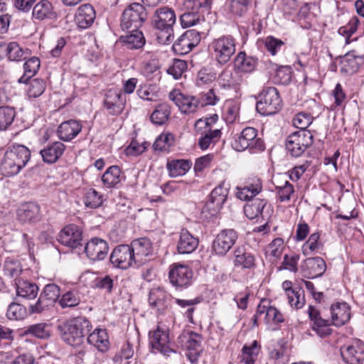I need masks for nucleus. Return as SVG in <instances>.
<instances>
[{"mask_svg":"<svg viewBox=\"0 0 364 364\" xmlns=\"http://www.w3.org/2000/svg\"><path fill=\"white\" fill-rule=\"evenodd\" d=\"M239 237L238 232L233 228L221 230L215 237L212 243L213 252L218 256H225L236 244Z\"/></svg>","mask_w":364,"mask_h":364,"instance_id":"nucleus-9","label":"nucleus"},{"mask_svg":"<svg viewBox=\"0 0 364 364\" xmlns=\"http://www.w3.org/2000/svg\"><path fill=\"white\" fill-rule=\"evenodd\" d=\"M308 314L313 321L312 329L316 332L320 337L328 336L331 333V330L328 328L331 321L328 319L322 318L320 312L314 306H309Z\"/></svg>","mask_w":364,"mask_h":364,"instance_id":"nucleus-24","label":"nucleus"},{"mask_svg":"<svg viewBox=\"0 0 364 364\" xmlns=\"http://www.w3.org/2000/svg\"><path fill=\"white\" fill-rule=\"evenodd\" d=\"M363 63V56L355 55L353 53H348L341 61V72L346 75H353L358 71Z\"/></svg>","mask_w":364,"mask_h":364,"instance_id":"nucleus-32","label":"nucleus"},{"mask_svg":"<svg viewBox=\"0 0 364 364\" xmlns=\"http://www.w3.org/2000/svg\"><path fill=\"white\" fill-rule=\"evenodd\" d=\"M169 343V333L166 328L158 326L149 332L150 346L164 355L169 356L170 353H176V350L170 348Z\"/></svg>","mask_w":364,"mask_h":364,"instance_id":"nucleus-13","label":"nucleus"},{"mask_svg":"<svg viewBox=\"0 0 364 364\" xmlns=\"http://www.w3.org/2000/svg\"><path fill=\"white\" fill-rule=\"evenodd\" d=\"M85 252L91 260H103L109 252L108 243L103 239L93 237L87 242Z\"/></svg>","mask_w":364,"mask_h":364,"instance_id":"nucleus-21","label":"nucleus"},{"mask_svg":"<svg viewBox=\"0 0 364 364\" xmlns=\"http://www.w3.org/2000/svg\"><path fill=\"white\" fill-rule=\"evenodd\" d=\"M191 167V163L185 159L168 161L166 164L169 176L172 178L185 175Z\"/></svg>","mask_w":364,"mask_h":364,"instance_id":"nucleus-36","label":"nucleus"},{"mask_svg":"<svg viewBox=\"0 0 364 364\" xmlns=\"http://www.w3.org/2000/svg\"><path fill=\"white\" fill-rule=\"evenodd\" d=\"M27 316V310L23 305L13 302L9 304L6 317L9 320H22Z\"/></svg>","mask_w":364,"mask_h":364,"instance_id":"nucleus-54","label":"nucleus"},{"mask_svg":"<svg viewBox=\"0 0 364 364\" xmlns=\"http://www.w3.org/2000/svg\"><path fill=\"white\" fill-rule=\"evenodd\" d=\"M262 189L260 178L252 176L247 178L242 186L237 187L236 196L241 200H250Z\"/></svg>","mask_w":364,"mask_h":364,"instance_id":"nucleus-20","label":"nucleus"},{"mask_svg":"<svg viewBox=\"0 0 364 364\" xmlns=\"http://www.w3.org/2000/svg\"><path fill=\"white\" fill-rule=\"evenodd\" d=\"M114 280L109 275L97 277L92 283L93 288L104 290L107 293L112 292Z\"/></svg>","mask_w":364,"mask_h":364,"instance_id":"nucleus-62","label":"nucleus"},{"mask_svg":"<svg viewBox=\"0 0 364 364\" xmlns=\"http://www.w3.org/2000/svg\"><path fill=\"white\" fill-rule=\"evenodd\" d=\"M130 33L126 36H122L120 38L121 41L129 49H139L145 44V38L143 33L136 30H127Z\"/></svg>","mask_w":364,"mask_h":364,"instance_id":"nucleus-35","label":"nucleus"},{"mask_svg":"<svg viewBox=\"0 0 364 364\" xmlns=\"http://www.w3.org/2000/svg\"><path fill=\"white\" fill-rule=\"evenodd\" d=\"M126 97L121 91L109 90L106 92L104 104L110 114H119L124 109Z\"/></svg>","mask_w":364,"mask_h":364,"instance_id":"nucleus-22","label":"nucleus"},{"mask_svg":"<svg viewBox=\"0 0 364 364\" xmlns=\"http://www.w3.org/2000/svg\"><path fill=\"white\" fill-rule=\"evenodd\" d=\"M6 55L11 61H21L26 59L30 55L28 48L23 49L17 42H10L7 44Z\"/></svg>","mask_w":364,"mask_h":364,"instance_id":"nucleus-39","label":"nucleus"},{"mask_svg":"<svg viewBox=\"0 0 364 364\" xmlns=\"http://www.w3.org/2000/svg\"><path fill=\"white\" fill-rule=\"evenodd\" d=\"M60 287L55 284H46L41 293L44 298L48 299L53 305L60 299Z\"/></svg>","mask_w":364,"mask_h":364,"instance_id":"nucleus-59","label":"nucleus"},{"mask_svg":"<svg viewBox=\"0 0 364 364\" xmlns=\"http://www.w3.org/2000/svg\"><path fill=\"white\" fill-rule=\"evenodd\" d=\"M259 353L257 342L254 341L251 346H244L242 349L241 362L245 364H254Z\"/></svg>","mask_w":364,"mask_h":364,"instance_id":"nucleus-50","label":"nucleus"},{"mask_svg":"<svg viewBox=\"0 0 364 364\" xmlns=\"http://www.w3.org/2000/svg\"><path fill=\"white\" fill-rule=\"evenodd\" d=\"M284 241L282 238L274 239L266 248L265 253L267 256L278 259L281 257L284 250Z\"/></svg>","mask_w":364,"mask_h":364,"instance_id":"nucleus-61","label":"nucleus"},{"mask_svg":"<svg viewBox=\"0 0 364 364\" xmlns=\"http://www.w3.org/2000/svg\"><path fill=\"white\" fill-rule=\"evenodd\" d=\"M3 270L5 275L16 279L22 272V267L18 260L8 257L5 260Z\"/></svg>","mask_w":364,"mask_h":364,"instance_id":"nucleus-53","label":"nucleus"},{"mask_svg":"<svg viewBox=\"0 0 364 364\" xmlns=\"http://www.w3.org/2000/svg\"><path fill=\"white\" fill-rule=\"evenodd\" d=\"M40 208L35 203L21 205L17 210L18 220L24 223L35 222L39 219Z\"/></svg>","mask_w":364,"mask_h":364,"instance_id":"nucleus-31","label":"nucleus"},{"mask_svg":"<svg viewBox=\"0 0 364 364\" xmlns=\"http://www.w3.org/2000/svg\"><path fill=\"white\" fill-rule=\"evenodd\" d=\"M91 328V323L84 316L69 319L57 327L61 339L71 346L84 344L85 338Z\"/></svg>","mask_w":364,"mask_h":364,"instance_id":"nucleus-1","label":"nucleus"},{"mask_svg":"<svg viewBox=\"0 0 364 364\" xmlns=\"http://www.w3.org/2000/svg\"><path fill=\"white\" fill-rule=\"evenodd\" d=\"M102 181L105 187H115L121 181V170L117 166H112L102 176Z\"/></svg>","mask_w":364,"mask_h":364,"instance_id":"nucleus-40","label":"nucleus"},{"mask_svg":"<svg viewBox=\"0 0 364 364\" xmlns=\"http://www.w3.org/2000/svg\"><path fill=\"white\" fill-rule=\"evenodd\" d=\"M58 240L63 245L72 249L81 245L82 234L80 228L75 225L65 226L58 234Z\"/></svg>","mask_w":364,"mask_h":364,"instance_id":"nucleus-19","label":"nucleus"},{"mask_svg":"<svg viewBox=\"0 0 364 364\" xmlns=\"http://www.w3.org/2000/svg\"><path fill=\"white\" fill-rule=\"evenodd\" d=\"M168 98L184 113L194 112L199 107L198 99L195 97L185 96L176 90L171 92Z\"/></svg>","mask_w":364,"mask_h":364,"instance_id":"nucleus-23","label":"nucleus"},{"mask_svg":"<svg viewBox=\"0 0 364 364\" xmlns=\"http://www.w3.org/2000/svg\"><path fill=\"white\" fill-rule=\"evenodd\" d=\"M240 77L237 73L225 69L219 76V83L224 88H232L240 83Z\"/></svg>","mask_w":364,"mask_h":364,"instance_id":"nucleus-45","label":"nucleus"},{"mask_svg":"<svg viewBox=\"0 0 364 364\" xmlns=\"http://www.w3.org/2000/svg\"><path fill=\"white\" fill-rule=\"evenodd\" d=\"M313 134L307 130H299L288 136L286 149L291 156L299 157L311 146L314 141Z\"/></svg>","mask_w":364,"mask_h":364,"instance_id":"nucleus-8","label":"nucleus"},{"mask_svg":"<svg viewBox=\"0 0 364 364\" xmlns=\"http://www.w3.org/2000/svg\"><path fill=\"white\" fill-rule=\"evenodd\" d=\"M282 108V99L278 90L273 87L263 89L259 95L256 109L262 115H272Z\"/></svg>","mask_w":364,"mask_h":364,"instance_id":"nucleus-6","label":"nucleus"},{"mask_svg":"<svg viewBox=\"0 0 364 364\" xmlns=\"http://www.w3.org/2000/svg\"><path fill=\"white\" fill-rule=\"evenodd\" d=\"M193 276V271L187 265L173 264L170 267L168 278L175 287L187 288L191 284Z\"/></svg>","mask_w":364,"mask_h":364,"instance_id":"nucleus-11","label":"nucleus"},{"mask_svg":"<svg viewBox=\"0 0 364 364\" xmlns=\"http://www.w3.org/2000/svg\"><path fill=\"white\" fill-rule=\"evenodd\" d=\"M255 58L247 56L245 52H240L235 58V68L243 73H251L256 66Z\"/></svg>","mask_w":364,"mask_h":364,"instance_id":"nucleus-41","label":"nucleus"},{"mask_svg":"<svg viewBox=\"0 0 364 364\" xmlns=\"http://www.w3.org/2000/svg\"><path fill=\"white\" fill-rule=\"evenodd\" d=\"M31 159V151L24 145L15 144L7 147L1 161L0 170L5 176L18 174Z\"/></svg>","mask_w":364,"mask_h":364,"instance_id":"nucleus-2","label":"nucleus"},{"mask_svg":"<svg viewBox=\"0 0 364 364\" xmlns=\"http://www.w3.org/2000/svg\"><path fill=\"white\" fill-rule=\"evenodd\" d=\"M331 325L336 326H343L350 318V308L346 303H336L331 306Z\"/></svg>","mask_w":364,"mask_h":364,"instance_id":"nucleus-26","label":"nucleus"},{"mask_svg":"<svg viewBox=\"0 0 364 364\" xmlns=\"http://www.w3.org/2000/svg\"><path fill=\"white\" fill-rule=\"evenodd\" d=\"M213 0H188L186 3L187 9L191 11L181 16L180 20L183 28L195 26L205 21L204 14L208 13L211 9Z\"/></svg>","mask_w":364,"mask_h":364,"instance_id":"nucleus-4","label":"nucleus"},{"mask_svg":"<svg viewBox=\"0 0 364 364\" xmlns=\"http://www.w3.org/2000/svg\"><path fill=\"white\" fill-rule=\"evenodd\" d=\"M265 301H262L257 308L253 316L254 325H258L259 321L264 320L267 324H277L284 322L282 314L275 307L266 305Z\"/></svg>","mask_w":364,"mask_h":364,"instance_id":"nucleus-14","label":"nucleus"},{"mask_svg":"<svg viewBox=\"0 0 364 364\" xmlns=\"http://www.w3.org/2000/svg\"><path fill=\"white\" fill-rule=\"evenodd\" d=\"M221 136V131L219 129L209 130L205 135L198 140V146L203 150L207 149L210 144L215 143Z\"/></svg>","mask_w":364,"mask_h":364,"instance_id":"nucleus-55","label":"nucleus"},{"mask_svg":"<svg viewBox=\"0 0 364 364\" xmlns=\"http://www.w3.org/2000/svg\"><path fill=\"white\" fill-rule=\"evenodd\" d=\"M33 17L38 21L55 20L58 17L52 4L48 0H41L33 8Z\"/></svg>","mask_w":364,"mask_h":364,"instance_id":"nucleus-30","label":"nucleus"},{"mask_svg":"<svg viewBox=\"0 0 364 364\" xmlns=\"http://www.w3.org/2000/svg\"><path fill=\"white\" fill-rule=\"evenodd\" d=\"M41 65L39 58L32 57L29 58L23 65L24 73L18 79L19 83H26L28 80L38 72Z\"/></svg>","mask_w":364,"mask_h":364,"instance_id":"nucleus-46","label":"nucleus"},{"mask_svg":"<svg viewBox=\"0 0 364 364\" xmlns=\"http://www.w3.org/2000/svg\"><path fill=\"white\" fill-rule=\"evenodd\" d=\"M313 117L310 113L306 112H301L296 114L292 120L293 125L300 129L301 130H306V129L312 123Z\"/></svg>","mask_w":364,"mask_h":364,"instance_id":"nucleus-60","label":"nucleus"},{"mask_svg":"<svg viewBox=\"0 0 364 364\" xmlns=\"http://www.w3.org/2000/svg\"><path fill=\"white\" fill-rule=\"evenodd\" d=\"M174 136L171 133H162L155 140L153 148L156 151H167L173 146Z\"/></svg>","mask_w":364,"mask_h":364,"instance_id":"nucleus-51","label":"nucleus"},{"mask_svg":"<svg viewBox=\"0 0 364 364\" xmlns=\"http://www.w3.org/2000/svg\"><path fill=\"white\" fill-rule=\"evenodd\" d=\"M81 301L80 293L77 289H72L62 294L58 300L61 308H73Z\"/></svg>","mask_w":364,"mask_h":364,"instance_id":"nucleus-43","label":"nucleus"},{"mask_svg":"<svg viewBox=\"0 0 364 364\" xmlns=\"http://www.w3.org/2000/svg\"><path fill=\"white\" fill-rule=\"evenodd\" d=\"M300 269L304 277L308 279H314L324 274L326 264L320 257H309L301 262Z\"/></svg>","mask_w":364,"mask_h":364,"instance_id":"nucleus-18","label":"nucleus"},{"mask_svg":"<svg viewBox=\"0 0 364 364\" xmlns=\"http://www.w3.org/2000/svg\"><path fill=\"white\" fill-rule=\"evenodd\" d=\"M83 202L87 208H97L102 203V195L95 189H89L85 193Z\"/></svg>","mask_w":364,"mask_h":364,"instance_id":"nucleus-57","label":"nucleus"},{"mask_svg":"<svg viewBox=\"0 0 364 364\" xmlns=\"http://www.w3.org/2000/svg\"><path fill=\"white\" fill-rule=\"evenodd\" d=\"M15 116L14 108L9 106L0 107V130H6L14 122Z\"/></svg>","mask_w":364,"mask_h":364,"instance_id":"nucleus-49","label":"nucleus"},{"mask_svg":"<svg viewBox=\"0 0 364 364\" xmlns=\"http://www.w3.org/2000/svg\"><path fill=\"white\" fill-rule=\"evenodd\" d=\"M171 108L168 105L162 103L159 105L150 117L152 123L156 125L164 124L169 118Z\"/></svg>","mask_w":364,"mask_h":364,"instance_id":"nucleus-44","label":"nucleus"},{"mask_svg":"<svg viewBox=\"0 0 364 364\" xmlns=\"http://www.w3.org/2000/svg\"><path fill=\"white\" fill-rule=\"evenodd\" d=\"M16 292L18 296L32 299L36 297L38 287L35 283L27 280L18 279L16 282Z\"/></svg>","mask_w":364,"mask_h":364,"instance_id":"nucleus-37","label":"nucleus"},{"mask_svg":"<svg viewBox=\"0 0 364 364\" xmlns=\"http://www.w3.org/2000/svg\"><path fill=\"white\" fill-rule=\"evenodd\" d=\"M176 22V14L167 6L157 9L152 16V25L159 31L157 40L161 44H168L173 38V26Z\"/></svg>","mask_w":364,"mask_h":364,"instance_id":"nucleus-3","label":"nucleus"},{"mask_svg":"<svg viewBox=\"0 0 364 364\" xmlns=\"http://www.w3.org/2000/svg\"><path fill=\"white\" fill-rule=\"evenodd\" d=\"M234 264L235 267H241L244 269H252L255 266L254 255L246 252L243 247H237L234 250Z\"/></svg>","mask_w":364,"mask_h":364,"instance_id":"nucleus-34","label":"nucleus"},{"mask_svg":"<svg viewBox=\"0 0 364 364\" xmlns=\"http://www.w3.org/2000/svg\"><path fill=\"white\" fill-rule=\"evenodd\" d=\"M26 333L41 339L48 338L50 336V325L46 323L31 325L26 328Z\"/></svg>","mask_w":364,"mask_h":364,"instance_id":"nucleus-47","label":"nucleus"},{"mask_svg":"<svg viewBox=\"0 0 364 364\" xmlns=\"http://www.w3.org/2000/svg\"><path fill=\"white\" fill-rule=\"evenodd\" d=\"M198 244V238L192 235L188 230L182 229L181 230L177 242L178 253L191 254L196 250Z\"/></svg>","mask_w":364,"mask_h":364,"instance_id":"nucleus-25","label":"nucleus"},{"mask_svg":"<svg viewBox=\"0 0 364 364\" xmlns=\"http://www.w3.org/2000/svg\"><path fill=\"white\" fill-rule=\"evenodd\" d=\"M110 262L114 266L124 269L135 264L129 245H121L116 247L110 255Z\"/></svg>","mask_w":364,"mask_h":364,"instance_id":"nucleus-17","label":"nucleus"},{"mask_svg":"<svg viewBox=\"0 0 364 364\" xmlns=\"http://www.w3.org/2000/svg\"><path fill=\"white\" fill-rule=\"evenodd\" d=\"M148 12L144 5L132 3L123 11L121 17L120 26L123 31L136 30L146 20Z\"/></svg>","mask_w":364,"mask_h":364,"instance_id":"nucleus-5","label":"nucleus"},{"mask_svg":"<svg viewBox=\"0 0 364 364\" xmlns=\"http://www.w3.org/2000/svg\"><path fill=\"white\" fill-rule=\"evenodd\" d=\"M65 146L60 141H55L41 150L43 161L48 164L55 163L63 154Z\"/></svg>","mask_w":364,"mask_h":364,"instance_id":"nucleus-29","label":"nucleus"},{"mask_svg":"<svg viewBox=\"0 0 364 364\" xmlns=\"http://www.w3.org/2000/svg\"><path fill=\"white\" fill-rule=\"evenodd\" d=\"M171 299V294L164 288L158 287L150 290L148 301L151 309L162 314L168 307Z\"/></svg>","mask_w":364,"mask_h":364,"instance_id":"nucleus-16","label":"nucleus"},{"mask_svg":"<svg viewBox=\"0 0 364 364\" xmlns=\"http://www.w3.org/2000/svg\"><path fill=\"white\" fill-rule=\"evenodd\" d=\"M210 47L217 63L220 65H225L235 53V39L230 35L222 36L214 39Z\"/></svg>","mask_w":364,"mask_h":364,"instance_id":"nucleus-7","label":"nucleus"},{"mask_svg":"<svg viewBox=\"0 0 364 364\" xmlns=\"http://www.w3.org/2000/svg\"><path fill=\"white\" fill-rule=\"evenodd\" d=\"M46 82L43 79L35 78L29 81L27 90L28 96L31 98L40 97L46 90Z\"/></svg>","mask_w":364,"mask_h":364,"instance_id":"nucleus-52","label":"nucleus"},{"mask_svg":"<svg viewBox=\"0 0 364 364\" xmlns=\"http://www.w3.org/2000/svg\"><path fill=\"white\" fill-rule=\"evenodd\" d=\"M95 18L96 14L93 6L87 4L77 9L75 21L78 27L85 29L91 26Z\"/></svg>","mask_w":364,"mask_h":364,"instance_id":"nucleus-27","label":"nucleus"},{"mask_svg":"<svg viewBox=\"0 0 364 364\" xmlns=\"http://www.w3.org/2000/svg\"><path fill=\"white\" fill-rule=\"evenodd\" d=\"M81 130L80 122L70 119L60 124L58 129V135L61 140L69 141L77 136Z\"/></svg>","mask_w":364,"mask_h":364,"instance_id":"nucleus-28","label":"nucleus"},{"mask_svg":"<svg viewBox=\"0 0 364 364\" xmlns=\"http://www.w3.org/2000/svg\"><path fill=\"white\" fill-rule=\"evenodd\" d=\"M250 0H228V5L232 14L241 16L248 10Z\"/></svg>","mask_w":364,"mask_h":364,"instance_id":"nucleus-58","label":"nucleus"},{"mask_svg":"<svg viewBox=\"0 0 364 364\" xmlns=\"http://www.w3.org/2000/svg\"><path fill=\"white\" fill-rule=\"evenodd\" d=\"M132 252V257L135 259V265L140 267L150 260L153 252V246L150 240L141 237L133 240L129 245Z\"/></svg>","mask_w":364,"mask_h":364,"instance_id":"nucleus-12","label":"nucleus"},{"mask_svg":"<svg viewBox=\"0 0 364 364\" xmlns=\"http://www.w3.org/2000/svg\"><path fill=\"white\" fill-rule=\"evenodd\" d=\"M244 207L245 215L250 220L259 216L262 217V211L266 206L267 202L263 199H251Z\"/></svg>","mask_w":364,"mask_h":364,"instance_id":"nucleus-38","label":"nucleus"},{"mask_svg":"<svg viewBox=\"0 0 364 364\" xmlns=\"http://www.w3.org/2000/svg\"><path fill=\"white\" fill-rule=\"evenodd\" d=\"M341 354L348 364H359L364 360V354L361 351H358L353 346L341 348Z\"/></svg>","mask_w":364,"mask_h":364,"instance_id":"nucleus-42","label":"nucleus"},{"mask_svg":"<svg viewBox=\"0 0 364 364\" xmlns=\"http://www.w3.org/2000/svg\"><path fill=\"white\" fill-rule=\"evenodd\" d=\"M228 194V189L222 185L215 187L209 195L203 212H208L212 215L216 214L225 202Z\"/></svg>","mask_w":364,"mask_h":364,"instance_id":"nucleus-15","label":"nucleus"},{"mask_svg":"<svg viewBox=\"0 0 364 364\" xmlns=\"http://www.w3.org/2000/svg\"><path fill=\"white\" fill-rule=\"evenodd\" d=\"M320 235L318 232L311 234L308 240L302 246V252L304 255H308L317 251L321 247L319 242Z\"/></svg>","mask_w":364,"mask_h":364,"instance_id":"nucleus-63","label":"nucleus"},{"mask_svg":"<svg viewBox=\"0 0 364 364\" xmlns=\"http://www.w3.org/2000/svg\"><path fill=\"white\" fill-rule=\"evenodd\" d=\"M240 104L235 100H227L224 105V119L227 123H233L239 117Z\"/></svg>","mask_w":364,"mask_h":364,"instance_id":"nucleus-48","label":"nucleus"},{"mask_svg":"<svg viewBox=\"0 0 364 364\" xmlns=\"http://www.w3.org/2000/svg\"><path fill=\"white\" fill-rule=\"evenodd\" d=\"M232 148L237 151L247 149L262 151L264 145L262 140L257 137V130L253 127L245 128L240 134L232 143Z\"/></svg>","mask_w":364,"mask_h":364,"instance_id":"nucleus-10","label":"nucleus"},{"mask_svg":"<svg viewBox=\"0 0 364 364\" xmlns=\"http://www.w3.org/2000/svg\"><path fill=\"white\" fill-rule=\"evenodd\" d=\"M274 80L276 83L287 85L291 80V71L289 66H280L277 68Z\"/></svg>","mask_w":364,"mask_h":364,"instance_id":"nucleus-64","label":"nucleus"},{"mask_svg":"<svg viewBox=\"0 0 364 364\" xmlns=\"http://www.w3.org/2000/svg\"><path fill=\"white\" fill-rule=\"evenodd\" d=\"M89 344L95 346L100 352H106L109 349V340L107 333L103 329H95L87 338Z\"/></svg>","mask_w":364,"mask_h":364,"instance_id":"nucleus-33","label":"nucleus"},{"mask_svg":"<svg viewBox=\"0 0 364 364\" xmlns=\"http://www.w3.org/2000/svg\"><path fill=\"white\" fill-rule=\"evenodd\" d=\"M194 47L186 37L184 34L181 35L173 43V50L175 53L183 55L188 53Z\"/></svg>","mask_w":364,"mask_h":364,"instance_id":"nucleus-56","label":"nucleus"}]
</instances>
